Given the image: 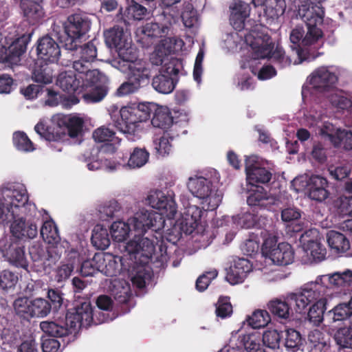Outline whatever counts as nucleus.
Segmentation results:
<instances>
[{
    "label": "nucleus",
    "mask_w": 352,
    "mask_h": 352,
    "mask_svg": "<svg viewBox=\"0 0 352 352\" xmlns=\"http://www.w3.org/2000/svg\"><path fill=\"white\" fill-rule=\"evenodd\" d=\"M129 219L133 230L136 233L132 240L126 245V250L133 255L138 263L142 265L148 264L153 258H158L154 254V241L149 236L157 237L164 227L165 220L159 213L153 210L141 209Z\"/></svg>",
    "instance_id": "nucleus-1"
},
{
    "label": "nucleus",
    "mask_w": 352,
    "mask_h": 352,
    "mask_svg": "<svg viewBox=\"0 0 352 352\" xmlns=\"http://www.w3.org/2000/svg\"><path fill=\"white\" fill-rule=\"evenodd\" d=\"M298 5V13L307 28V33L302 26L297 25L290 34L291 47L300 56L304 47L312 45L323 36L320 28L323 23L324 9L322 1H301Z\"/></svg>",
    "instance_id": "nucleus-2"
},
{
    "label": "nucleus",
    "mask_w": 352,
    "mask_h": 352,
    "mask_svg": "<svg viewBox=\"0 0 352 352\" xmlns=\"http://www.w3.org/2000/svg\"><path fill=\"white\" fill-rule=\"evenodd\" d=\"M94 321L93 307L90 300L82 298L76 305L69 309L65 321H43L40 323L41 330L51 337L62 338L72 333V330L82 327L88 328Z\"/></svg>",
    "instance_id": "nucleus-3"
},
{
    "label": "nucleus",
    "mask_w": 352,
    "mask_h": 352,
    "mask_svg": "<svg viewBox=\"0 0 352 352\" xmlns=\"http://www.w3.org/2000/svg\"><path fill=\"white\" fill-rule=\"evenodd\" d=\"M245 41L252 49L251 55L254 60L272 59L280 68L289 66L292 63L291 58L285 55L281 46L278 44L274 48L271 37L260 24L254 25L245 35Z\"/></svg>",
    "instance_id": "nucleus-4"
},
{
    "label": "nucleus",
    "mask_w": 352,
    "mask_h": 352,
    "mask_svg": "<svg viewBox=\"0 0 352 352\" xmlns=\"http://www.w3.org/2000/svg\"><path fill=\"white\" fill-rule=\"evenodd\" d=\"M155 108L153 102L123 107L120 110V117L113 120L114 126L127 137L134 136L142 130L141 124L150 120Z\"/></svg>",
    "instance_id": "nucleus-5"
},
{
    "label": "nucleus",
    "mask_w": 352,
    "mask_h": 352,
    "mask_svg": "<svg viewBox=\"0 0 352 352\" xmlns=\"http://www.w3.org/2000/svg\"><path fill=\"white\" fill-rule=\"evenodd\" d=\"M84 121L76 116H66L58 120L57 126H47L39 122L34 126L35 131L45 140L64 141L67 137L74 138L81 133Z\"/></svg>",
    "instance_id": "nucleus-6"
},
{
    "label": "nucleus",
    "mask_w": 352,
    "mask_h": 352,
    "mask_svg": "<svg viewBox=\"0 0 352 352\" xmlns=\"http://www.w3.org/2000/svg\"><path fill=\"white\" fill-rule=\"evenodd\" d=\"M91 24L90 19L85 14H74L67 17L63 25L62 34L57 32L55 28H53V33L66 50H77L78 39L82 38L89 31Z\"/></svg>",
    "instance_id": "nucleus-7"
},
{
    "label": "nucleus",
    "mask_w": 352,
    "mask_h": 352,
    "mask_svg": "<svg viewBox=\"0 0 352 352\" xmlns=\"http://www.w3.org/2000/svg\"><path fill=\"white\" fill-rule=\"evenodd\" d=\"M187 186L195 197L202 199V204L207 206V210H215L221 202L222 195L212 188V183L208 179L190 177Z\"/></svg>",
    "instance_id": "nucleus-8"
},
{
    "label": "nucleus",
    "mask_w": 352,
    "mask_h": 352,
    "mask_svg": "<svg viewBox=\"0 0 352 352\" xmlns=\"http://www.w3.org/2000/svg\"><path fill=\"white\" fill-rule=\"evenodd\" d=\"M339 274L318 276L314 281H310L301 287V290L311 303L318 301H327L326 293L328 289L340 287Z\"/></svg>",
    "instance_id": "nucleus-9"
},
{
    "label": "nucleus",
    "mask_w": 352,
    "mask_h": 352,
    "mask_svg": "<svg viewBox=\"0 0 352 352\" xmlns=\"http://www.w3.org/2000/svg\"><path fill=\"white\" fill-rule=\"evenodd\" d=\"M338 75L327 67H320L314 70L309 77V83L320 92H328L336 87Z\"/></svg>",
    "instance_id": "nucleus-10"
},
{
    "label": "nucleus",
    "mask_w": 352,
    "mask_h": 352,
    "mask_svg": "<svg viewBox=\"0 0 352 352\" xmlns=\"http://www.w3.org/2000/svg\"><path fill=\"white\" fill-rule=\"evenodd\" d=\"M147 204L158 210L162 217L166 216L168 219H173L177 212V204L173 197L166 195L161 190L151 191L146 198Z\"/></svg>",
    "instance_id": "nucleus-11"
},
{
    "label": "nucleus",
    "mask_w": 352,
    "mask_h": 352,
    "mask_svg": "<svg viewBox=\"0 0 352 352\" xmlns=\"http://www.w3.org/2000/svg\"><path fill=\"white\" fill-rule=\"evenodd\" d=\"M36 51L38 58L45 63H56L60 56V46L49 35L38 39Z\"/></svg>",
    "instance_id": "nucleus-12"
},
{
    "label": "nucleus",
    "mask_w": 352,
    "mask_h": 352,
    "mask_svg": "<svg viewBox=\"0 0 352 352\" xmlns=\"http://www.w3.org/2000/svg\"><path fill=\"white\" fill-rule=\"evenodd\" d=\"M56 85L68 94L83 92V77L72 70L60 72L57 77Z\"/></svg>",
    "instance_id": "nucleus-13"
},
{
    "label": "nucleus",
    "mask_w": 352,
    "mask_h": 352,
    "mask_svg": "<svg viewBox=\"0 0 352 352\" xmlns=\"http://www.w3.org/2000/svg\"><path fill=\"white\" fill-rule=\"evenodd\" d=\"M246 177L248 183L252 186L268 184L272 177L270 170L262 166L258 162L250 163L247 162L245 164Z\"/></svg>",
    "instance_id": "nucleus-14"
},
{
    "label": "nucleus",
    "mask_w": 352,
    "mask_h": 352,
    "mask_svg": "<svg viewBox=\"0 0 352 352\" xmlns=\"http://www.w3.org/2000/svg\"><path fill=\"white\" fill-rule=\"evenodd\" d=\"M252 265L245 258L235 259L230 268L227 270L226 278L231 285L243 283L248 274L252 271Z\"/></svg>",
    "instance_id": "nucleus-15"
},
{
    "label": "nucleus",
    "mask_w": 352,
    "mask_h": 352,
    "mask_svg": "<svg viewBox=\"0 0 352 352\" xmlns=\"http://www.w3.org/2000/svg\"><path fill=\"white\" fill-rule=\"evenodd\" d=\"M230 20L233 28L238 31L244 29L245 21L250 14V3L246 1H234L230 6Z\"/></svg>",
    "instance_id": "nucleus-16"
},
{
    "label": "nucleus",
    "mask_w": 352,
    "mask_h": 352,
    "mask_svg": "<svg viewBox=\"0 0 352 352\" xmlns=\"http://www.w3.org/2000/svg\"><path fill=\"white\" fill-rule=\"evenodd\" d=\"M97 57L96 46L93 41H89L80 47L79 58L73 62L75 71H84L91 67V63Z\"/></svg>",
    "instance_id": "nucleus-17"
},
{
    "label": "nucleus",
    "mask_w": 352,
    "mask_h": 352,
    "mask_svg": "<svg viewBox=\"0 0 352 352\" xmlns=\"http://www.w3.org/2000/svg\"><path fill=\"white\" fill-rule=\"evenodd\" d=\"M328 181L320 175H312L307 183L308 195L311 199L322 202L329 197Z\"/></svg>",
    "instance_id": "nucleus-18"
},
{
    "label": "nucleus",
    "mask_w": 352,
    "mask_h": 352,
    "mask_svg": "<svg viewBox=\"0 0 352 352\" xmlns=\"http://www.w3.org/2000/svg\"><path fill=\"white\" fill-rule=\"evenodd\" d=\"M118 52V58L114 60L115 67L122 72H126L127 68L135 65V61L138 58V54L135 49L131 46V42H126V44L122 47H119L116 50Z\"/></svg>",
    "instance_id": "nucleus-19"
},
{
    "label": "nucleus",
    "mask_w": 352,
    "mask_h": 352,
    "mask_svg": "<svg viewBox=\"0 0 352 352\" xmlns=\"http://www.w3.org/2000/svg\"><path fill=\"white\" fill-rule=\"evenodd\" d=\"M6 256L12 265L28 270V262L25 256V247L20 241L10 243L6 250Z\"/></svg>",
    "instance_id": "nucleus-20"
},
{
    "label": "nucleus",
    "mask_w": 352,
    "mask_h": 352,
    "mask_svg": "<svg viewBox=\"0 0 352 352\" xmlns=\"http://www.w3.org/2000/svg\"><path fill=\"white\" fill-rule=\"evenodd\" d=\"M11 225V232L18 239H34L38 234L37 226L30 221L23 220V217L13 219Z\"/></svg>",
    "instance_id": "nucleus-21"
},
{
    "label": "nucleus",
    "mask_w": 352,
    "mask_h": 352,
    "mask_svg": "<svg viewBox=\"0 0 352 352\" xmlns=\"http://www.w3.org/2000/svg\"><path fill=\"white\" fill-rule=\"evenodd\" d=\"M268 1H250L256 9H258V14L261 15V11L263 15L267 19H275L282 16L286 10V1H270V4L267 5Z\"/></svg>",
    "instance_id": "nucleus-22"
},
{
    "label": "nucleus",
    "mask_w": 352,
    "mask_h": 352,
    "mask_svg": "<svg viewBox=\"0 0 352 352\" xmlns=\"http://www.w3.org/2000/svg\"><path fill=\"white\" fill-rule=\"evenodd\" d=\"M267 257L270 258L274 264L287 265L292 263L294 252L290 244L280 243Z\"/></svg>",
    "instance_id": "nucleus-23"
},
{
    "label": "nucleus",
    "mask_w": 352,
    "mask_h": 352,
    "mask_svg": "<svg viewBox=\"0 0 352 352\" xmlns=\"http://www.w3.org/2000/svg\"><path fill=\"white\" fill-rule=\"evenodd\" d=\"M202 210L197 206H190L183 215L181 229L186 234H192L197 227L202 214Z\"/></svg>",
    "instance_id": "nucleus-24"
},
{
    "label": "nucleus",
    "mask_w": 352,
    "mask_h": 352,
    "mask_svg": "<svg viewBox=\"0 0 352 352\" xmlns=\"http://www.w3.org/2000/svg\"><path fill=\"white\" fill-rule=\"evenodd\" d=\"M104 40L107 45L110 48L117 50L119 47H124L129 41L124 29L118 25H115L104 32Z\"/></svg>",
    "instance_id": "nucleus-25"
},
{
    "label": "nucleus",
    "mask_w": 352,
    "mask_h": 352,
    "mask_svg": "<svg viewBox=\"0 0 352 352\" xmlns=\"http://www.w3.org/2000/svg\"><path fill=\"white\" fill-rule=\"evenodd\" d=\"M152 113L151 124L154 127L166 130L172 126L173 118L167 107L155 104V110Z\"/></svg>",
    "instance_id": "nucleus-26"
},
{
    "label": "nucleus",
    "mask_w": 352,
    "mask_h": 352,
    "mask_svg": "<svg viewBox=\"0 0 352 352\" xmlns=\"http://www.w3.org/2000/svg\"><path fill=\"white\" fill-rule=\"evenodd\" d=\"M19 281V276L14 272L6 269L0 271V293L12 294Z\"/></svg>",
    "instance_id": "nucleus-27"
},
{
    "label": "nucleus",
    "mask_w": 352,
    "mask_h": 352,
    "mask_svg": "<svg viewBox=\"0 0 352 352\" xmlns=\"http://www.w3.org/2000/svg\"><path fill=\"white\" fill-rule=\"evenodd\" d=\"M69 263H63L56 271V278L58 282L67 279L74 271L75 265L80 263L79 254L77 251L72 250L67 254Z\"/></svg>",
    "instance_id": "nucleus-28"
},
{
    "label": "nucleus",
    "mask_w": 352,
    "mask_h": 352,
    "mask_svg": "<svg viewBox=\"0 0 352 352\" xmlns=\"http://www.w3.org/2000/svg\"><path fill=\"white\" fill-rule=\"evenodd\" d=\"M24 16L32 24L38 23L44 16V10L39 1H21Z\"/></svg>",
    "instance_id": "nucleus-29"
},
{
    "label": "nucleus",
    "mask_w": 352,
    "mask_h": 352,
    "mask_svg": "<svg viewBox=\"0 0 352 352\" xmlns=\"http://www.w3.org/2000/svg\"><path fill=\"white\" fill-rule=\"evenodd\" d=\"M247 203L251 207L259 208H267L271 204L267 191L260 186H256V189L250 190Z\"/></svg>",
    "instance_id": "nucleus-30"
},
{
    "label": "nucleus",
    "mask_w": 352,
    "mask_h": 352,
    "mask_svg": "<svg viewBox=\"0 0 352 352\" xmlns=\"http://www.w3.org/2000/svg\"><path fill=\"white\" fill-rule=\"evenodd\" d=\"M327 242L331 248L337 253H344L350 249L349 240L344 234L335 230L327 233Z\"/></svg>",
    "instance_id": "nucleus-31"
},
{
    "label": "nucleus",
    "mask_w": 352,
    "mask_h": 352,
    "mask_svg": "<svg viewBox=\"0 0 352 352\" xmlns=\"http://www.w3.org/2000/svg\"><path fill=\"white\" fill-rule=\"evenodd\" d=\"M177 82V78L160 72L153 78L152 86L159 93L167 94L174 90Z\"/></svg>",
    "instance_id": "nucleus-32"
},
{
    "label": "nucleus",
    "mask_w": 352,
    "mask_h": 352,
    "mask_svg": "<svg viewBox=\"0 0 352 352\" xmlns=\"http://www.w3.org/2000/svg\"><path fill=\"white\" fill-rule=\"evenodd\" d=\"M267 308L272 314L280 319H289L292 313L291 305L287 297L284 300L275 298L270 300L267 304Z\"/></svg>",
    "instance_id": "nucleus-33"
},
{
    "label": "nucleus",
    "mask_w": 352,
    "mask_h": 352,
    "mask_svg": "<svg viewBox=\"0 0 352 352\" xmlns=\"http://www.w3.org/2000/svg\"><path fill=\"white\" fill-rule=\"evenodd\" d=\"M149 158V153L145 148L135 147L130 152L127 163L122 164L123 167L138 168L146 164Z\"/></svg>",
    "instance_id": "nucleus-34"
},
{
    "label": "nucleus",
    "mask_w": 352,
    "mask_h": 352,
    "mask_svg": "<svg viewBox=\"0 0 352 352\" xmlns=\"http://www.w3.org/2000/svg\"><path fill=\"white\" fill-rule=\"evenodd\" d=\"M91 241L97 249H107L111 243L107 229L100 225H96L92 231Z\"/></svg>",
    "instance_id": "nucleus-35"
},
{
    "label": "nucleus",
    "mask_w": 352,
    "mask_h": 352,
    "mask_svg": "<svg viewBox=\"0 0 352 352\" xmlns=\"http://www.w3.org/2000/svg\"><path fill=\"white\" fill-rule=\"evenodd\" d=\"M53 70L47 63H36L32 72V79L42 84H49L52 82Z\"/></svg>",
    "instance_id": "nucleus-36"
},
{
    "label": "nucleus",
    "mask_w": 352,
    "mask_h": 352,
    "mask_svg": "<svg viewBox=\"0 0 352 352\" xmlns=\"http://www.w3.org/2000/svg\"><path fill=\"white\" fill-rule=\"evenodd\" d=\"M31 34H24L15 39L8 47L12 61L19 58L27 50V45L30 41Z\"/></svg>",
    "instance_id": "nucleus-37"
},
{
    "label": "nucleus",
    "mask_w": 352,
    "mask_h": 352,
    "mask_svg": "<svg viewBox=\"0 0 352 352\" xmlns=\"http://www.w3.org/2000/svg\"><path fill=\"white\" fill-rule=\"evenodd\" d=\"M133 230L132 226L128 219L125 223L122 221H114L110 228V232L113 241L116 242H122L129 236V232Z\"/></svg>",
    "instance_id": "nucleus-38"
},
{
    "label": "nucleus",
    "mask_w": 352,
    "mask_h": 352,
    "mask_svg": "<svg viewBox=\"0 0 352 352\" xmlns=\"http://www.w3.org/2000/svg\"><path fill=\"white\" fill-rule=\"evenodd\" d=\"M333 339L340 348L352 349V322H349L348 326L338 329Z\"/></svg>",
    "instance_id": "nucleus-39"
},
{
    "label": "nucleus",
    "mask_w": 352,
    "mask_h": 352,
    "mask_svg": "<svg viewBox=\"0 0 352 352\" xmlns=\"http://www.w3.org/2000/svg\"><path fill=\"white\" fill-rule=\"evenodd\" d=\"M127 70H129L128 78L136 84L138 87L140 88L142 85L148 83V73L146 68L135 64L127 68Z\"/></svg>",
    "instance_id": "nucleus-40"
},
{
    "label": "nucleus",
    "mask_w": 352,
    "mask_h": 352,
    "mask_svg": "<svg viewBox=\"0 0 352 352\" xmlns=\"http://www.w3.org/2000/svg\"><path fill=\"white\" fill-rule=\"evenodd\" d=\"M43 239L50 244L57 243L60 241L58 228L52 221H46L43 223L40 230Z\"/></svg>",
    "instance_id": "nucleus-41"
},
{
    "label": "nucleus",
    "mask_w": 352,
    "mask_h": 352,
    "mask_svg": "<svg viewBox=\"0 0 352 352\" xmlns=\"http://www.w3.org/2000/svg\"><path fill=\"white\" fill-rule=\"evenodd\" d=\"M287 299L291 305L294 306L296 312L299 314L305 313L308 305L311 304L301 289L298 292L287 294Z\"/></svg>",
    "instance_id": "nucleus-42"
},
{
    "label": "nucleus",
    "mask_w": 352,
    "mask_h": 352,
    "mask_svg": "<svg viewBox=\"0 0 352 352\" xmlns=\"http://www.w3.org/2000/svg\"><path fill=\"white\" fill-rule=\"evenodd\" d=\"M246 320L248 325L253 329H260L268 324L271 321V316L266 310L257 309L248 316Z\"/></svg>",
    "instance_id": "nucleus-43"
},
{
    "label": "nucleus",
    "mask_w": 352,
    "mask_h": 352,
    "mask_svg": "<svg viewBox=\"0 0 352 352\" xmlns=\"http://www.w3.org/2000/svg\"><path fill=\"white\" fill-rule=\"evenodd\" d=\"M329 315L332 316L333 322L349 320V322H352V309L349 302L338 304L329 312Z\"/></svg>",
    "instance_id": "nucleus-44"
},
{
    "label": "nucleus",
    "mask_w": 352,
    "mask_h": 352,
    "mask_svg": "<svg viewBox=\"0 0 352 352\" xmlns=\"http://www.w3.org/2000/svg\"><path fill=\"white\" fill-rule=\"evenodd\" d=\"M32 318L33 317H45L52 310V305L49 300L36 298L31 300Z\"/></svg>",
    "instance_id": "nucleus-45"
},
{
    "label": "nucleus",
    "mask_w": 352,
    "mask_h": 352,
    "mask_svg": "<svg viewBox=\"0 0 352 352\" xmlns=\"http://www.w3.org/2000/svg\"><path fill=\"white\" fill-rule=\"evenodd\" d=\"M103 258L100 254H96L91 260L84 261L81 263L80 274L82 276H92L101 271L99 261Z\"/></svg>",
    "instance_id": "nucleus-46"
},
{
    "label": "nucleus",
    "mask_w": 352,
    "mask_h": 352,
    "mask_svg": "<svg viewBox=\"0 0 352 352\" xmlns=\"http://www.w3.org/2000/svg\"><path fill=\"white\" fill-rule=\"evenodd\" d=\"M327 302V301L319 300L313 303L309 307L307 317L309 320L315 325H319L322 322Z\"/></svg>",
    "instance_id": "nucleus-47"
},
{
    "label": "nucleus",
    "mask_w": 352,
    "mask_h": 352,
    "mask_svg": "<svg viewBox=\"0 0 352 352\" xmlns=\"http://www.w3.org/2000/svg\"><path fill=\"white\" fill-rule=\"evenodd\" d=\"M36 212L37 209L36 205L33 203L28 202L24 206H15L12 213L8 214L10 216L8 218L15 219L23 217V220H25L26 218H31L36 216Z\"/></svg>",
    "instance_id": "nucleus-48"
},
{
    "label": "nucleus",
    "mask_w": 352,
    "mask_h": 352,
    "mask_svg": "<svg viewBox=\"0 0 352 352\" xmlns=\"http://www.w3.org/2000/svg\"><path fill=\"white\" fill-rule=\"evenodd\" d=\"M31 300L28 297H19L13 303L16 314L24 319L32 318Z\"/></svg>",
    "instance_id": "nucleus-49"
},
{
    "label": "nucleus",
    "mask_w": 352,
    "mask_h": 352,
    "mask_svg": "<svg viewBox=\"0 0 352 352\" xmlns=\"http://www.w3.org/2000/svg\"><path fill=\"white\" fill-rule=\"evenodd\" d=\"M13 144L18 150L22 151L31 152L35 149L32 142L23 131H17L13 134Z\"/></svg>",
    "instance_id": "nucleus-50"
},
{
    "label": "nucleus",
    "mask_w": 352,
    "mask_h": 352,
    "mask_svg": "<svg viewBox=\"0 0 352 352\" xmlns=\"http://www.w3.org/2000/svg\"><path fill=\"white\" fill-rule=\"evenodd\" d=\"M306 250L309 252L310 255L315 261H321L324 259L327 250L324 245L312 239L307 240L306 244Z\"/></svg>",
    "instance_id": "nucleus-51"
},
{
    "label": "nucleus",
    "mask_w": 352,
    "mask_h": 352,
    "mask_svg": "<svg viewBox=\"0 0 352 352\" xmlns=\"http://www.w3.org/2000/svg\"><path fill=\"white\" fill-rule=\"evenodd\" d=\"M281 338L282 336L277 330H266L262 336L263 344L270 349H276L279 348Z\"/></svg>",
    "instance_id": "nucleus-52"
},
{
    "label": "nucleus",
    "mask_w": 352,
    "mask_h": 352,
    "mask_svg": "<svg viewBox=\"0 0 352 352\" xmlns=\"http://www.w3.org/2000/svg\"><path fill=\"white\" fill-rule=\"evenodd\" d=\"M232 305L228 296H220L216 303L215 313L221 319L230 317L232 314Z\"/></svg>",
    "instance_id": "nucleus-53"
},
{
    "label": "nucleus",
    "mask_w": 352,
    "mask_h": 352,
    "mask_svg": "<svg viewBox=\"0 0 352 352\" xmlns=\"http://www.w3.org/2000/svg\"><path fill=\"white\" fill-rule=\"evenodd\" d=\"M183 69V59L171 57L168 61L163 65L161 72L169 76L177 78V76Z\"/></svg>",
    "instance_id": "nucleus-54"
},
{
    "label": "nucleus",
    "mask_w": 352,
    "mask_h": 352,
    "mask_svg": "<svg viewBox=\"0 0 352 352\" xmlns=\"http://www.w3.org/2000/svg\"><path fill=\"white\" fill-rule=\"evenodd\" d=\"M233 222L241 228H250L254 226L257 217L251 212H241L233 216Z\"/></svg>",
    "instance_id": "nucleus-55"
},
{
    "label": "nucleus",
    "mask_w": 352,
    "mask_h": 352,
    "mask_svg": "<svg viewBox=\"0 0 352 352\" xmlns=\"http://www.w3.org/2000/svg\"><path fill=\"white\" fill-rule=\"evenodd\" d=\"M83 77V91L88 87H94L100 78V73L98 69H91L88 67L84 71H76Z\"/></svg>",
    "instance_id": "nucleus-56"
},
{
    "label": "nucleus",
    "mask_w": 352,
    "mask_h": 352,
    "mask_svg": "<svg viewBox=\"0 0 352 352\" xmlns=\"http://www.w3.org/2000/svg\"><path fill=\"white\" fill-rule=\"evenodd\" d=\"M302 344V337L300 333L294 329H289L286 331L285 346L287 349L295 351L299 349Z\"/></svg>",
    "instance_id": "nucleus-57"
},
{
    "label": "nucleus",
    "mask_w": 352,
    "mask_h": 352,
    "mask_svg": "<svg viewBox=\"0 0 352 352\" xmlns=\"http://www.w3.org/2000/svg\"><path fill=\"white\" fill-rule=\"evenodd\" d=\"M182 19L186 28H192L198 21V14L192 4L188 3L182 13Z\"/></svg>",
    "instance_id": "nucleus-58"
},
{
    "label": "nucleus",
    "mask_w": 352,
    "mask_h": 352,
    "mask_svg": "<svg viewBox=\"0 0 352 352\" xmlns=\"http://www.w3.org/2000/svg\"><path fill=\"white\" fill-rule=\"evenodd\" d=\"M166 30L167 28L161 27L159 23H148L143 27V38H150L152 39L162 37L166 32Z\"/></svg>",
    "instance_id": "nucleus-59"
},
{
    "label": "nucleus",
    "mask_w": 352,
    "mask_h": 352,
    "mask_svg": "<svg viewBox=\"0 0 352 352\" xmlns=\"http://www.w3.org/2000/svg\"><path fill=\"white\" fill-rule=\"evenodd\" d=\"M153 146L155 150L156 155L164 157L168 155L171 150V144L170 143L168 134L165 133L160 138H156L153 141Z\"/></svg>",
    "instance_id": "nucleus-60"
},
{
    "label": "nucleus",
    "mask_w": 352,
    "mask_h": 352,
    "mask_svg": "<svg viewBox=\"0 0 352 352\" xmlns=\"http://www.w3.org/2000/svg\"><path fill=\"white\" fill-rule=\"evenodd\" d=\"M6 195L11 199L8 204L10 205V210H14L15 206H24L28 202V195L25 190L8 191V194Z\"/></svg>",
    "instance_id": "nucleus-61"
},
{
    "label": "nucleus",
    "mask_w": 352,
    "mask_h": 352,
    "mask_svg": "<svg viewBox=\"0 0 352 352\" xmlns=\"http://www.w3.org/2000/svg\"><path fill=\"white\" fill-rule=\"evenodd\" d=\"M132 5L129 6L124 11V15L128 19L141 20L146 14V8L137 3L131 1Z\"/></svg>",
    "instance_id": "nucleus-62"
},
{
    "label": "nucleus",
    "mask_w": 352,
    "mask_h": 352,
    "mask_svg": "<svg viewBox=\"0 0 352 352\" xmlns=\"http://www.w3.org/2000/svg\"><path fill=\"white\" fill-rule=\"evenodd\" d=\"M45 249L41 243H34L29 248L30 256L34 263L45 264V259L47 254Z\"/></svg>",
    "instance_id": "nucleus-63"
},
{
    "label": "nucleus",
    "mask_w": 352,
    "mask_h": 352,
    "mask_svg": "<svg viewBox=\"0 0 352 352\" xmlns=\"http://www.w3.org/2000/svg\"><path fill=\"white\" fill-rule=\"evenodd\" d=\"M108 87L104 85H96L89 93L85 94L83 98L89 102L101 101L107 94Z\"/></svg>",
    "instance_id": "nucleus-64"
}]
</instances>
